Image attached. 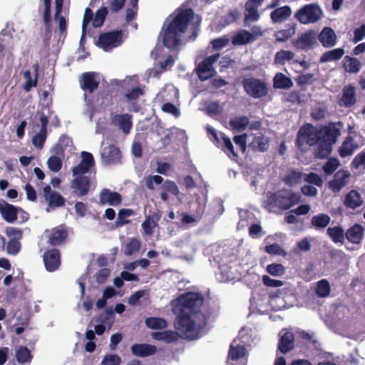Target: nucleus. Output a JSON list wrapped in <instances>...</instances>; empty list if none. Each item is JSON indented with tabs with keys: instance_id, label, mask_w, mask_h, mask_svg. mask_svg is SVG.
I'll list each match as a JSON object with an SVG mask.
<instances>
[{
	"instance_id": "nucleus-32",
	"label": "nucleus",
	"mask_w": 365,
	"mask_h": 365,
	"mask_svg": "<svg viewBox=\"0 0 365 365\" xmlns=\"http://www.w3.org/2000/svg\"><path fill=\"white\" fill-rule=\"evenodd\" d=\"M130 349L133 355L140 357L151 356L156 351L155 346L147 344H135L131 346Z\"/></svg>"
},
{
	"instance_id": "nucleus-18",
	"label": "nucleus",
	"mask_w": 365,
	"mask_h": 365,
	"mask_svg": "<svg viewBox=\"0 0 365 365\" xmlns=\"http://www.w3.org/2000/svg\"><path fill=\"white\" fill-rule=\"evenodd\" d=\"M46 269L48 272H54L61 265V254L58 249H51L46 251L43 256Z\"/></svg>"
},
{
	"instance_id": "nucleus-10",
	"label": "nucleus",
	"mask_w": 365,
	"mask_h": 365,
	"mask_svg": "<svg viewBox=\"0 0 365 365\" xmlns=\"http://www.w3.org/2000/svg\"><path fill=\"white\" fill-rule=\"evenodd\" d=\"M47 244L51 247H58L63 245L68 237V231L63 225L56 226L45 231Z\"/></svg>"
},
{
	"instance_id": "nucleus-25",
	"label": "nucleus",
	"mask_w": 365,
	"mask_h": 365,
	"mask_svg": "<svg viewBox=\"0 0 365 365\" xmlns=\"http://www.w3.org/2000/svg\"><path fill=\"white\" fill-rule=\"evenodd\" d=\"M111 123L118 126L125 134L130 133L133 125L131 115L128 113L115 114L111 118Z\"/></svg>"
},
{
	"instance_id": "nucleus-9",
	"label": "nucleus",
	"mask_w": 365,
	"mask_h": 365,
	"mask_svg": "<svg viewBox=\"0 0 365 365\" xmlns=\"http://www.w3.org/2000/svg\"><path fill=\"white\" fill-rule=\"evenodd\" d=\"M219 53H215L205 58L195 68L196 73L201 81H207L216 75L213 64L218 60Z\"/></svg>"
},
{
	"instance_id": "nucleus-33",
	"label": "nucleus",
	"mask_w": 365,
	"mask_h": 365,
	"mask_svg": "<svg viewBox=\"0 0 365 365\" xmlns=\"http://www.w3.org/2000/svg\"><path fill=\"white\" fill-rule=\"evenodd\" d=\"M292 14V9L289 6L279 7L270 14V18L273 23H282L287 19Z\"/></svg>"
},
{
	"instance_id": "nucleus-5",
	"label": "nucleus",
	"mask_w": 365,
	"mask_h": 365,
	"mask_svg": "<svg viewBox=\"0 0 365 365\" xmlns=\"http://www.w3.org/2000/svg\"><path fill=\"white\" fill-rule=\"evenodd\" d=\"M145 184L146 187L150 190L155 189V185H160L162 184L160 187V197L165 202L168 201V193L177 196L180 192L179 188L174 181L170 180L164 181L163 177L158 175L145 177Z\"/></svg>"
},
{
	"instance_id": "nucleus-55",
	"label": "nucleus",
	"mask_w": 365,
	"mask_h": 365,
	"mask_svg": "<svg viewBox=\"0 0 365 365\" xmlns=\"http://www.w3.org/2000/svg\"><path fill=\"white\" fill-rule=\"evenodd\" d=\"M47 165L51 171L57 173L62 168V160L60 158L52 155L48 159Z\"/></svg>"
},
{
	"instance_id": "nucleus-61",
	"label": "nucleus",
	"mask_w": 365,
	"mask_h": 365,
	"mask_svg": "<svg viewBox=\"0 0 365 365\" xmlns=\"http://www.w3.org/2000/svg\"><path fill=\"white\" fill-rule=\"evenodd\" d=\"M140 241L136 238H132L126 245L125 254L127 255H131L136 252L140 249Z\"/></svg>"
},
{
	"instance_id": "nucleus-8",
	"label": "nucleus",
	"mask_w": 365,
	"mask_h": 365,
	"mask_svg": "<svg viewBox=\"0 0 365 365\" xmlns=\"http://www.w3.org/2000/svg\"><path fill=\"white\" fill-rule=\"evenodd\" d=\"M123 41L122 30H114L101 34L96 45L105 51H108L121 45Z\"/></svg>"
},
{
	"instance_id": "nucleus-38",
	"label": "nucleus",
	"mask_w": 365,
	"mask_h": 365,
	"mask_svg": "<svg viewBox=\"0 0 365 365\" xmlns=\"http://www.w3.org/2000/svg\"><path fill=\"white\" fill-rule=\"evenodd\" d=\"M152 337L158 341H163L166 343L177 341L179 339V334L175 331H164L152 333Z\"/></svg>"
},
{
	"instance_id": "nucleus-42",
	"label": "nucleus",
	"mask_w": 365,
	"mask_h": 365,
	"mask_svg": "<svg viewBox=\"0 0 365 365\" xmlns=\"http://www.w3.org/2000/svg\"><path fill=\"white\" fill-rule=\"evenodd\" d=\"M135 215L134 210L128 208H123L119 210L118 217L115 220L116 227H122L130 222V220H127V217Z\"/></svg>"
},
{
	"instance_id": "nucleus-26",
	"label": "nucleus",
	"mask_w": 365,
	"mask_h": 365,
	"mask_svg": "<svg viewBox=\"0 0 365 365\" xmlns=\"http://www.w3.org/2000/svg\"><path fill=\"white\" fill-rule=\"evenodd\" d=\"M343 203L346 208L356 210L363 205L364 201L357 190H351L344 196Z\"/></svg>"
},
{
	"instance_id": "nucleus-19",
	"label": "nucleus",
	"mask_w": 365,
	"mask_h": 365,
	"mask_svg": "<svg viewBox=\"0 0 365 365\" xmlns=\"http://www.w3.org/2000/svg\"><path fill=\"white\" fill-rule=\"evenodd\" d=\"M342 126V123L339 121L336 123H329L323 128V135L322 140L330 144H335L338 137L341 134L340 128Z\"/></svg>"
},
{
	"instance_id": "nucleus-22",
	"label": "nucleus",
	"mask_w": 365,
	"mask_h": 365,
	"mask_svg": "<svg viewBox=\"0 0 365 365\" xmlns=\"http://www.w3.org/2000/svg\"><path fill=\"white\" fill-rule=\"evenodd\" d=\"M364 232L362 225L355 223L345 232V239L351 244L359 245L364 239Z\"/></svg>"
},
{
	"instance_id": "nucleus-58",
	"label": "nucleus",
	"mask_w": 365,
	"mask_h": 365,
	"mask_svg": "<svg viewBox=\"0 0 365 365\" xmlns=\"http://www.w3.org/2000/svg\"><path fill=\"white\" fill-rule=\"evenodd\" d=\"M284 267L282 264H270L267 266V272L272 276H281L284 273Z\"/></svg>"
},
{
	"instance_id": "nucleus-31",
	"label": "nucleus",
	"mask_w": 365,
	"mask_h": 365,
	"mask_svg": "<svg viewBox=\"0 0 365 365\" xmlns=\"http://www.w3.org/2000/svg\"><path fill=\"white\" fill-rule=\"evenodd\" d=\"M358 148L359 145L354 142V138L351 135H348L339 148V155L341 158H346L351 155Z\"/></svg>"
},
{
	"instance_id": "nucleus-20",
	"label": "nucleus",
	"mask_w": 365,
	"mask_h": 365,
	"mask_svg": "<svg viewBox=\"0 0 365 365\" xmlns=\"http://www.w3.org/2000/svg\"><path fill=\"white\" fill-rule=\"evenodd\" d=\"M81 160L72 169L73 175H83L87 173L95 164L94 158L91 153L83 151Z\"/></svg>"
},
{
	"instance_id": "nucleus-15",
	"label": "nucleus",
	"mask_w": 365,
	"mask_h": 365,
	"mask_svg": "<svg viewBox=\"0 0 365 365\" xmlns=\"http://www.w3.org/2000/svg\"><path fill=\"white\" fill-rule=\"evenodd\" d=\"M71 183V187L73 194L78 197L86 195L90 190L91 180L88 177L84 175H75Z\"/></svg>"
},
{
	"instance_id": "nucleus-54",
	"label": "nucleus",
	"mask_w": 365,
	"mask_h": 365,
	"mask_svg": "<svg viewBox=\"0 0 365 365\" xmlns=\"http://www.w3.org/2000/svg\"><path fill=\"white\" fill-rule=\"evenodd\" d=\"M339 162L337 158H329L323 165V170L327 175H331L338 168Z\"/></svg>"
},
{
	"instance_id": "nucleus-2",
	"label": "nucleus",
	"mask_w": 365,
	"mask_h": 365,
	"mask_svg": "<svg viewBox=\"0 0 365 365\" xmlns=\"http://www.w3.org/2000/svg\"><path fill=\"white\" fill-rule=\"evenodd\" d=\"M194 17L192 9H182L171 20L163 36V45L170 50H175L180 44L182 35L187 29L188 24Z\"/></svg>"
},
{
	"instance_id": "nucleus-64",
	"label": "nucleus",
	"mask_w": 365,
	"mask_h": 365,
	"mask_svg": "<svg viewBox=\"0 0 365 365\" xmlns=\"http://www.w3.org/2000/svg\"><path fill=\"white\" fill-rule=\"evenodd\" d=\"M110 271L108 268H102L99 269L96 274V282L99 284H103L106 282L110 276Z\"/></svg>"
},
{
	"instance_id": "nucleus-11",
	"label": "nucleus",
	"mask_w": 365,
	"mask_h": 365,
	"mask_svg": "<svg viewBox=\"0 0 365 365\" xmlns=\"http://www.w3.org/2000/svg\"><path fill=\"white\" fill-rule=\"evenodd\" d=\"M317 34L313 30H309L301 34L297 38L292 41V46L297 50L307 51L313 48L317 42Z\"/></svg>"
},
{
	"instance_id": "nucleus-28",
	"label": "nucleus",
	"mask_w": 365,
	"mask_h": 365,
	"mask_svg": "<svg viewBox=\"0 0 365 365\" xmlns=\"http://www.w3.org/2000/svg\"><path fill=\"white\" fill-rule=\"evenodd\" d=\"M318 39L325 48L333 47L336 43V36L331 27H324L318 36Z\"/></svg>"
},
{
	"instance_id": "nucleus-44",
	"label": "nucleus",
	"mask_w": 365,
	"mask_h": 365,
	"mask_svg": "<svg viewBox=\"0 0 365 365\" xmlns=\"http://www.w3.org/2000/svg\"><path fill=\"white\" fill-rule=\"evenodd\" d=\"M229 124L233 130L241 131L245 130L249 124V118L247 116H237L231 118Z\"/></svg>"
},
{
	"instance_id": "nucleus-41",
	"label": "nucleus",
	"mask_w": 365,
	"mask_h": 365,
	"mask_svg": "<svg viewBox=\"0 0 365 365\" xmlns=\"http://www.w3.org/2000/svg\"><path fill=\"white\" fill-rule=\"evenodd\" d=\"M344 54V50L342 48H334L324 52L320 57V62H330L339 60Z\"/></svg>"
},
{
	"instance_id": "nucleus-23",
	"label": "nucleus",
	"mask_w": 365,
	"mask_h": 365,
	"mask_svg": "<svg viewBox=\"0 0 365 365\" xmlns=\"http://www.w3.org/2000/svg\"><path fill=\"white\" fill-rule=\"evenodd\" d=\"M99 198L101 204H108L111 206L120 205L123 200L120 193L111 191L108 188H104L101 191Z\"/></svg>"
},
{
	"instance_id": "nucleus-6",
	"label": "nucleus",
	"mask_w": 365,
	"mask_h": 365,
	"mask_svg": "<svg viewBox=\"0 0 365 365\" xmlns=\"http://www.w3.org/2000/svg\"><path fill=\"white\" fill-rule=\"evenodd\" d=\"M322 15V11L317 4H309L301 7L294 14V18L302 24H309L317 22Z\"/></svg>"
},
{
	"instance_id": "nucleus-53",
	"label": "nucleus",
	"mask_w": 365,
	"mask_h": 365,
	"mask_svg": "<svg viewBox=\"0 0 365 365\" xmlns=\"http://www.w3.org/2000/svg\"><path fill=\"white\" fill-rule=\"evenodd\" d=\"M108 13L107 7L102 6L96 12V16L93 21V25L95 27H100L103 25L106 17Z\"/></svg>"
},
{
	"instance_id": "nucleus-4",
	"label": "nucleus",
	"mask_w": 365,
	"mask_h": 365,
	"mask_svg": "<svg viewBox=\"0 0 365 365\" xmlns=\"http://www.w3.org/2000/svg\"><path fill=\"white\" fill-rule=\"evenodd\" d=\"M321 137L322 130L316 128L312 123H307L299 128L295 145L299 149L304 145L314 146L320 141Z\"/></svg>"
},
{
	"instance_id": "nucleus-59",
	"label": "nucleus",
	"mask_w": 365,
	"mask_h": 365,
	"mask_svg": "<svg viewBox=\"0 0 365 365\" xmlns=\"http://www.w3.org/2000/svg\"><path fill=\"white\" fill-rule=\"evenodd\" d=\"M121 358L117 354H108L104 356L101 365H120Z\"/></svg>"
},
{
	"instance_id": "nucleus-24",
	"label": "nucleus",
	"mask_w": 365,
	"mask_h": 365,
	"mask_svg": "<svg viewBox=\"0 0 365 365\" xmlns=\"http://www.w3.org/2000/svg\"><path fill=\"white\" fill-rule=\"evenodd\" d=\"M18 212V207L4 200H0V213L6 222L9 223L15 222L17 219Z\"/></svg>"
},
{
	"instance_id": "nucleus-60",
	"label": "nucleus",
	"mask_w": 365,
	"mask_h": 365,
	"mask_svg": "<svg viewBox=\"0 0 365 365\" xmlns=\"http://www.w3.org/2000/svg\"><path fill=\"white\" fill-rule=\"evenodd\" d=\"M314 81V75L312 73L302 74L296 78L297 83L299 86L303 87L307 85L312 84Z\"/></svg>"
},
{
	"instance_id": "nucleus-17",
	"label": "nucleus",
	"mask_w": 365,
	"mask_h": 365,
	"mask_svg": "<svg viewBox=\"0 0 365 365\" xmlns=\"http://www.w3.org/2000/svg\"><path fill=\"white\" fill-rule=\"evenodd\" d=\"M101 155L103 163L106 165L121 163V152L115 145H110L102 148Z\"/></svg>"
},
{
	"instance_id": "nucleus-35",
	"label": "nucleus",
	"mask_w": 365,
	"mask_h": 365,
	"mask_svg": "<svg viewBox=\"0 0 365 365\" xmlns=\"http://www.w3.org/2000/svg\"><path fill=\"white\" fill-rule=\"evenodd\" d=\"M327 235L334 243L344 244L345 241V232L342 227L337 225L334 227H328L327 230Z\"/></svg>"
},
{
	"instance_id": "nucleus-56",
	"label": "nucleus",
	"mask_w": 365,
	"mask_h": 365,
	"mask_svg": "<svg viewBox=\"0 0 365 365\" xmlns=\"http://www.w3.org/2000/svg\"><path fill=\"white\" fill-rule=\"evenodd\" d=\"M21 247V242L17 239H10L6 244L7 252L12 255H16L19 253Z\"/></svg>"
},
{
	"instance_id": "nucleus-16",
	"label": "nucleus",
	"mask_w": 365,
	"mask_h": 365,
	"mask_svg": "<svg viewBox=\"0 0 365 365\" xmlns=\"http://www.w3.org/2000/svg\"><path fill=\"white\" fill-rule=\"evenodd\" d=\"M351 174L348 170L340 169L334 175V179L328 182V187L334 193L339 192L348 183Z\"/></svg>"
},
{
	"instance_id": "nucleus-27",
	"label": "nucleus",
	"mask_w": 365,
	"mask_h": 365,
	"mask_svg": "<svg viewBox=\"0 0 365 365\" xmlns=\"http://www.w3.org/2000/svg\"><path fill=\"white\" fill-rule=\"evenodd\" d=\"M356 102V89L352 85L345 86L342 90V96L339 100V105L351 108Z\"/></svg>"
},
{
	"instance_id": "nucleus-57",
	"label": "nucleus",
	"mask_w": 365,
	"mask_h": 365,
	"mask_svg": "<svg viewBox=\"0 0 365 365\" xmlns=\"http://www.w3.org/2000/svg\"><path fill=\"white\" fill-rule=\"evenodd\" d=\"M144 95V91L140 87H135L128 91L125 94V97L130 102H134L138 99L140 96Z\"/></svg>"
},
{
	"instance_id": "nucleus-62",
	"label": "nucleus",
	"mask_w": 365,
	"mask_h": 365,
	"mask_svg": "<svg viewBox=\"0 0 365 365\" xmlns=\"http://www.w3.org/2000/svg\"><path fill=\"white\" fill-rule=\"evenodd\" d=\"M46 137H47V132H43V131L40 130L39 133H38L33 137V138H32L33 145L36 148H41L45 143Z\"/></svg>"
},
{
	"instance_id": "nucleus-12",
	"label": "nucleus",
	"mask_w": 365,
	"mask_h": 365,
	"mask_svg": "<svg viewBox=\"0 0 365 365\" xmlns=\"http://www.w3.org/2000/svg\"><path fill=\"white\" fill-rule=\"evenodd\" d=\"M210 131L213 138V143L217 148L223 150L229 157L237 158L238 156L229 137L223 133L218 136L216 130L212 128H210Z\"/></svg>"
},
{
	"instance_id": "nucleus-51",
	"label": "nucleus",
	"mask_w": 365,
	"mask_h": 365,
	"mask_svg": "<svg viewBox=\"0 0 365 365\" xmlns=\"http://www.w3.org/2000/svg\"><path fill=\"white\" fill-rule=\"evenodd\" d=\"M302 173L297 170H292L286 175L283 179L285 184L288 185H293L299 183L302 178Z\"/></svg>"
},
{
	"instance_id": "nucleus-48",
	"label": "nucleus",
	"mask_w": 365,
	"mask_h": 365,
	"mask_svg": "<svg viewBox=\"0 0 365 365\" xmlns=\"http://www.w3.org/2000/svg\"><path fill=\"white\" fill-rule=\"evenodd\" d=\"M346 63L344 64L345 70L346 72L350 73H358L361 67V62L356 58L350 57L349 56H345Z\"/></svg>"
},
{
	"instance_id": "nucleus-47",
	"label": "nucleus",
	"mask_w": 365,
	"mask_h": 365,
	"mask_svg": "<svg viewBox=\"0 0 365 365\" xmlns=\"http://www.w3.org/2000/svg\"><path fill=\"white\" fill-rule=\"evenodd\" d=\"M34 66L36 71V76L34 80H32L30 71L27 70L24 72V76L26 79V81L24 85V89L27 92L29 91L32 87H36L37 85L38 64L36 63Z\"/></svg>"
},
{
	"instance_id": "nucleus-30",
	"label": "nucleus",
	"mask_w": 365,
	"mask_h": 365,
	"mask_svg": "<svg viewBox=\"0 0 365 365\" xmlns=\"http://www.w3.org/2000/svg\"><path fill=\"white\" fill-rule=\"evenodd\" d=\"M247 350L243 345L234 346L231 344L228 351L227 365H237L236 361L244 359Z\"/></svg>"
},
{
	"instance_id": "nucleus-21",
	"label": "nucleus",
	"mask_w": 365,
	"mask_h": 365,
	"mask_svg": "<svg viewBox=\"0 0 365 365\" xmlns=\"http://www.w3.org/2000/svg\"><path fill=\"white\" fill-rule=\"evenodd\" d=\"M264 1V0H248L245 3V22H254L259 20L260 15L258 12V8L262 5Z\"/></svg>"
},
{
	"instance_id": "nucleus-36",
	"label": "nucleus",
	"mask_w": 365,
	"mask_h": 365,
	"mask_svg": "<svg viewBox=\"0 0 365 365\" xmlns=\"http://www.w3.org/2000/svg\"><path fill=\"white\" fill-rule=\"evenodd\" d=\"M296 33L295 24L288 25L285 29H281L274 34L275 42L282 43L288 41Z\"/></svg>"
},
{
	"instance_id": "nucleus-52",
	"label": "nucleus",
	"mask_w": 365,
	"mask_h": 365,
	"mask_svg": "<svg viewBox=\"0 0 365 365\" xmlns=\"http://www.w3.org/2000/svg\"><path fill=\"white\" fill-rule=\"evenodd\" d=\"M145 324L148 327L152 329H164L167 326L166 321L158 317H149L146 319Z\"/></svg>"
},
{
	"instance_id": "nucleus-45",
	"label": "nucleus",
	"mask_w": 365,
	"mask_h": 365,
	"mask_svg": "<svg viewBox=\"0 0 365 365\" xmlns=\"http://www.w3.org/2000/svg\"><path fill=\"white\" fill-rule=\"evenodd\" d=\"M318 147L316 150V156L319 158H327L332 151V144L324 142L323 140L317 143Z\"/></svg>"
},
{
	"instance_id": "nucleus-39",
	"label": "nucleus",
	"mask_w": 365,
	"mask_h": 365,
	"mask_svg": "<svg viewBox=\"0 0 365 365\" xmlns=\"http://www.w3.org/2000/svg\"><path fill=\"white\" fill-rule=\"evenodd\" d=\"M331 217L325 213H319L312 217L311 225L316 230H323L330 223Z\"/></svg>"
},
{
	"instance_id": "nucleus-43",
	"label": "nucleus",
	"mask_w": 365,
	"mask_h": 365,
	"mask_svg": "<svg viewBox=\"0 0 365 365\" xmlns=\"http://www.w3.org/2000/svg\"><path fill=\"white\" fill-rule=\"evenodd\" d=\"M294 57V53L292 51L280 50L274 56V61L275 64L284 65L286 61H291Z\"/></svg>"
},
{
	"instance_id": "nucleus-50",
	"label": "nucleus",
	"mask_w": 365,
	"mask_h": 365,
	"mask_svg": "<svg viewBox=\"0 0 365 365\" xmlns=\"http://www.w3.org/2000/svg\"><path fill=\"white\" fill-rule=\"evenodd\" d=\"M331 291L329 282L325 279L319 280L316 287V294L319 297H327L329 295Z\"/></svg>"
},
{
	"instance_id": "nucleus-37",
	"label": "nucleus",
	"mask_w": 365,
	"mask_h": 365,
	"mask_svg": "<svg viewBox=\"0 0 365 365\" xmlns=\"http://www.w3.org/2000/svg\"><path fill=\"white\" fill-rule=\"evenodd\" d=\"M160 216L155 214L153 216L148 215L141 225L143 228V235L151 236L153 234V228L158 225L157 222L159 220Z\"/></svg>"
},
{
	"instance_id": "nucleus-29",
	"label": "nucleus",
	"mask_w": 365,
	"mask_h": 365,
	"mask_svg": "<svg viewBox=\"0 0 365 365\" xmlns=\"http://www.w3.org/2000/svg\"><path fill=\"white\" fill-rule=\"evenodd\" d=\"M294 347V336L291 331H286L279 340L277 349L285 354L292 351Z\"/></svg>"
},
{
	"instance_id": "nucleus-63",
	"label": "nucleus",
	"mask_w": 365,
	"mask_h": 365,
	"mask_svg": "<svg viewBox=\"0 0 365 365\" xmlns=\"http://www.w3.org/2000/svg\"><path fill=\"white\" fill-rule=\"evenodd\" d=\"M304 180L310 184L315 185L318 187H322L323 185L322 179L318 174L315 173H310L306 175Z\"/></svg>"
},
{
	"instance_id": "nucleus-46",
	"label": "nucleus",
	"mask_w": 365,
	"mask_h": 365,
	"mask_svg": "<svg viewBox=\"0 0 365 365\" xmlns=\"http://www.w3.org/2000/svg\"><path fill=\"white\" fill-rule=\"evenodd\" d=\"M16 359L19 364L30 362L32 359V354L26 346H21L16 351Z\"/></svg>"
},
{
	"instance_id": "nucleus-14",
	"label": "nucleus",
	"mask_w": 365,
	"mask_h": 365,
	"mask_svg": "<svg viewBox=\"0 0 365 365\" xmlns=\"http://www.w3.org/2000/svg\"><path fill=\"white\" fill-rule=\"evenodd\" d=\"M98 77V73L96 72L89 71L83 73L79 79L81 88L86 93H93L100 84Z\"/></svg>"
},
{
	"instance_id": "nucleus-7",
	"label": "nucleus",
	"mask_w": 365,
	"mask_h": 365,
	"mask_svg": "<svg viewBox=\"0 0 365 365\" xmlns=\"http://www.w3.org/2000/svg\"><path fill=\"white\" fill-rule=\"evenodd\" d=\"M242 85L247 94L254 98H260L267 95V83L259 78H246L242 81Z\"/></svg>"
},
{
	"instance_id": "nucleus-40",
	"label": "nucleus",
	"mask_w": 365,
	"mask_h": 365,
	"mask_svg": "<svg viewBox=\"0 0 365 365\" xmlns=\"http://www.w3.org/2000/svg\"><path fill=\"white\" fill-rule=\"evenodd\" d=\"M273 86L275 88L288 89L293 86V82L290 78L279 72L273 78Z\"/></svg>"
},
{
	"instance_id": "nucleus-34",
	"label": "nucleus",
	"mask_w": 365,
	"mask_h": 365,
	"mask_svg": "<svg viewBox=\"0 0 365 365\" xmlns=\"http://www.w3.org/2000/svg\"><path fill=\"white\" fill-rule=\"evenodd\" d=\"M254 41L255 36L245 29L240 30L232 38V43L235 46L245 45Z\"/></svg>"
},
{
	"instance_id": "nucleus-49",
	"label": "nucleus",
	"mask_w": 365,
	"mask_h": 365,
	"mask_svg": "<svg viewBox=\"0 0 365 365\" xmlns=\"http://www.w3.org/2000/svg\"><path fill=\"white\" fill-rule=\"evenodd\" d=\"M253 148L264 152L267 150L269 146V142L264 135L259 134V135H255L253 141L251 143Z\"/></svg>"
},
{
	"instance_id": "nucleus-13",
	"label": "nucleus",
	"mask_w": 365,
	"mask_h": 365,
	"mask_svg": "<svg viewBox=\"0 0 365 365\" xmlns=\"http://www.w3.org/2000/svg\"><path fill=\"white\" fill-rule=\"evenodd\" d=\"M43 191L44 199L48 203V207L46 209L47 212L65 205V198L58 192L52 190L50 185L45 186Z\"/></svg>"
},
{
	"instance_id": "nucleus-3",
	"label": "nucleus",
	"mask_w": 365,
	"mask_h": 365,
	"mask_svg": "<svg viewBox=\"0 0 365 365\" xmlns=\"http://www.w3.org/2000/svg\"><path fill=\"white\" fill-rule=\"evenodd\" d=\"M302 196L292 190L283 188L276 192H269L263 207L269 212L287 210L301 202Z\"/></svg>"
},
{
	"instance_id": "nucleus-1",
	"label": "nucleus",
	"mask_w": 365,
	"mask_h": 365,
	"mask_svg": "<svg viewBox=\"0 0 365 365\" xmlns=\"http://www.w3.org/2000/svg\"><path fill=\"white\" fill-rule=\"evenodd\" d=\"M179 314L175 327L185 338L190 340L199 338L202 330L206 327L207 317L201 312L204 297L198 292H188L177 299Z\"/></svg>"
}]
</instances>
